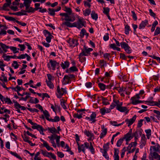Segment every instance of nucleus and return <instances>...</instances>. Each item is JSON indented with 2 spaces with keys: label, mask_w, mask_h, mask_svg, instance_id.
Returning <instances> with one entry per match:
<instances>
[{
  "label": "nucleus",
  "mask_w": 160,
  "mask_h": 160,
  "mask_svg": "<svg viewBox=\"0 0 160 160\" xmlns=\"http://www.w3.org/2000/svg\"><path fill=\"white\" fill-rule=\"evenodd\" d=\"M15 15L17 16H22V15H27V13H23V12H15V13L14 14Z\"/></svg>",
  "instance_id": "obj_56"
},
{
  "label": "nucleus",
  "mask_w": 160,
  "mask_h": 160,
  "mask_svg": "<svg viewBox=\"0 0 160 160\" xmlns=\"http://www.w3.org/2000/svg\"><path fill=\"white\" fill-rule=\"evenodd\" d=\"M9 48H10L12 51H13V53H16L18 52H19L17 50V48L15 47L10 46L9 47Z\"/></svg>",
  "instance_id": "obj_48"
},
{
  "label": "nucleus",
  "mask_w": 160,
  "mask_h": 160,
  "mask_svg": "<svg viewBox=\"0 0 160 160\" xmlns=\"http://www.w3.org/2000/svg\"><path fill=\"white\" fill-rule=\"evenodd\" d=\"M10 56L7 55L6 56V54H4L2 56V57L4 58V59L5 61H10V58L9 57Z\"/></svg>",
  "instance_id": "obj_53"
},
{
  "label": "nucleus",
  "mask_w": 160,
  "mask_h": 160,
  "mask_svg": "<svg viewBox=\"0 0 160 160\" xmlns=\"http://www.w3.org/2000/svg\"><path fill=\"white\" fill-rule=\"evenodd\" d=\"M144 120L143 119H140L138 121L137 127L138 128H140L142 126V122Z\"/></svg>",
  "instance_id": "obj_63"
},
{
  "label": "nucleus",
  "mask_w": 160,
  "mask_h": 160,
  "mask_svg": "<svg viewBox=\"0 0 160 160\" xmlns=\"http://www.w3.org/2000/svg\"><path fill=\"white\" fill-rule=\"evenodd\" d=\"M96 117V114L95 112H92V114L90 115V117H86L85 119L88 120L89 121L95 123L96 120L95 119Z\"/></svg>",
  "instance_id": "obj_8"
},
{
  "label": "nucleus",
  "mask_w": 160,
  "mask_h": 160,
  "mask_svg": "<svg viewBox=\"0 0 160 160\" xmlns=\"http://www.w3.org/2000/svg\"><path fill=\"white\" fill-rule=\"evenodd\" d=\"M124 140L122 138H120L117 141L116 145L118 147H120L123 141Z\"/></svg>",
  "instance_id": "obj_37"
},
{
  "label": "nucleus",
  "mask_w": 160,
  "mask_h": 160,
  "mask_svg": "<svg viewBox=\"0 0 160 160\" xmlns=\"http://www.w3.org/2000/svg\"><path fill=\"white\" fill-rule=\"evenodd\" d=\"M10 6V5L9 4L7 3H5L3 6L2 7V10L6 11L7 9H6V8L7 7H9Z\"/></svg>",
  "instance_id": "obj_58"
},
{
  "label": "nucleus",
  "mask_w": 160,
  "mask_h": 160,
  "mask_svg": "<svg viewBox=\"0 0 160 160\" xmlns=\"http://www.w3.org/2000/svg\"><path fill=\"white\" fill-rule=\"evenodd\" d=\"M113 101L115 102L117 105L116 107V109L119 111L121 112H125L126 114H127L129 111L127 108L125 107H122V103L120 104H118L119 101H115V100H113Z\"/></svg>",
  "instance_id": "obj_3"
},
{
  "label": "nucleus",
  "mask_w": 160,
  "mask_h": 160,
  "mask_svg": "<svg viewBox=\"0 0 160 160\" xmlns=\"http://www.w3.org/2000/svg\"><path fill=\"white\" fill-rule=\"evenodd\" d=\"M91 11L90 9H86L83 11V14L85 16H88L90 13Z\"/></svg>",
  "instance_id": "obj_41"
},
{
  "label": "nucleus",
  "mask_w": 160,
  "mask_h": 160,
  "mask_svg": "<svg viewBox=\"0 0 160 160\" xmlns=\"http://www.w3.org/2000/svg\"><path fill=\"white\" fill-rule=\"evenodd\" d=\"M24 132L25 133H24L23 134V135H22V137L25 142H28V141H29V140L28 139L29 138V137L27 136L26 135L25 133L26 132L25 131H24Z\"/></svg>",
  "instance_id": "obj_29"
},
{
  "label": "nucleus",
  "mask_w": 160,
  "mask_h": 160,
  "mask_svg": "<svg viewBox=\"0 0 160 160\" xmlns=\"http://www.w3.org/2000/svg\"><path fill=\"white\" fill-rule=\"evenodd\" d=\"M120 58L124 60H126L127 58L125 55L122 53H120Z\"/></svg>",
  "instance_id": "obj_62"
},
{
  "label": "nucleus",
  "mask_w": 160,
  "mask_h": 160,
  "mask_svg": "<svg viewBox=\"0 0 160 160\" xmlns=\"http://www.w3.org/2000/svg\"><path fill=\"white\" fill-rule=\"evenodd\" d=\"M4 17L6 20L9 21H13L16 22V21H17V20H16L15 18L11 17L8 16H4Z\"/></svg>",
  "instance_id": "obj_33"
},
{
  "label": "nucleus",
  "mask_w": 160,
  "mask_h": 160,
  "mask_svg": "<svg viewBox=\"0 0 160 160\" xmlns=\"http://www.w3.org/2000/svg\"><path fill=\"white\" fill-rule=\"evenodd\" d=\"M42 112L46 119L47 120L49 121L50 118H49V117H50V115L48 111H47V110H45V111H44L43 110V111H42Z\"/></svg>",
  "instance_id": "obj_22"
},
{
  "label": "nucleus",
  "mask_w": 160,
  "mask_h": 160,
  "mask_svg": "<svg viewBox=\"0 0 160 160\" xmlns=\"http://www.w3.org/2000/svg\"><path fill=\"white\" fill-rule=\"evenodd\" d=\"M84 133L88 137H94L93 134L88 131H87L86 130L84 131Z\"/></svg>",
  "instance_id": "obj_40"
},
{
  "label": "nucleus",
  "mask_w": 160,
  "mask_h": 160,
  "mask_svg": "<svg viewBox=\"0 0 160 160\" xmlns=\"http://www.w3.org/2000/svg\"><path fill=\"white\" fill-rule=\"evenodd\" d=\"M48 138L50 139L52 146L55 148L57 147L56 144L54 142V139L55 138L54 134L51 135V136L48 137Z\"/></svg>",
  "instance_id": "obj_14"
},
{
  "label": "nucleus",
  "mask_w": 160,
  "mask_h": 160,
  "mask_svg": "<svg viewBox=\"0 0 160 160\" xmlns=\"http://www.w3.org/2000/svg\"><path fill=\"white\" fill-rule=\"evenodd\" d=\"M160 33V28L157 27L155 30L154 36L158 35Z\"/></svg>",
  "instance_id": "obj_52"
},
{
  "label": "nucleus",
  "mask_w": 160,
  "mask_h": 160,
  "mask_svg": "<svg viewBox=\"0 0 160 160\" xmlns=\"http://www.w3.org/2000/svg\"><path fill=\"white\" fill-rule=\"evenodd\" d=\"M98 86L101 90L102 91L104 90L106 88V85L102 83H99L98 84Z\"/></svg>",
  "instance_id": "obj_35"
},
{
  "label": "nucleus",
  "mask_w": 160,
  "mask_h": 160,
  "mask_svg": "<svg viewBox=\"0 0 160 160\" xmlns=\"http://www.w3.org/2000/svg\"><path fill=\"white\" fill-rule=\"evenodd\" d=\"M88 148L92 154H94L95 153L94 149L92 145L91 142H90V146Z\"/></svg>",
  "instance_id": "obj_45"
},
{
  "label": "nucleus",
  "mask_w": 160,
  "mask_h": 160,
  "mask_svg": "<svg viewBox=\"0 0 160 160\" xmlns=\"http://www.w3.org/2000/svg\"><path fill=\"white\" fill-rule=\"evenodd\" d=\"M4 101L5 102V103H7L8 104H12V102L11 100H10V98H9L8 97H7L5 98V99L4 100Z\"/></svg>",
  "instance_id": "obj_55"
},
{
  "label": "nucleus",
  "mask_w": 160,
  "mask_h": 160,
  "mask_svg": "<svg viewBox=\"0 0 160 160\" xmlns=\"http://www.w3.org/2000/svg\"><path fill=\"white\" fill-rule=\"evenodd\" d=\"M57 154L59 157L62 158L64 156V154L62 152H57Z\"/></svg>",
  "instance_id": "obj_60"
},
{
  "label": "nucleus",
  "mask_w": 160,
  "mask_h": 160,
  "mask_svg": "<svg viewBox=\"0 0 160 160\" xmlns=\"http://www.w3.org/2000/svg\"><path fill=\"white\" fill-rule=\"evenodd\" d=\"M13 63L12 64V66L14 67L15 69H17L19 66V65L18 64V62L16 61H13Z\"/></svg>",
  "instance_id": "obj_49"
},
{
  "label": "nucleus",
  "mask_w": 160,
  "mask_h": 160,
  "mask_svg": "<svg viewBox=\"0 0 160 160\" xmlns=\"http://www.w3.org/2000/svg\"><path fill=\"white\" fill-rule=\"evenodd\" d=\"M45 157L49 158L51 157L54 160L56 159V156L54 154L51 152H48V153L47 154Z\"/></svg>",
  "instance_id": "obj_28"
},
{
  "label": "nucleus",
  "mask_w": 160,
  "mask_h": 160,
  "mask_svg": "<svg viewBox=\"0 0 160 160\" xmlns=\"http://www.w3.org/2000/svg\"><path fill=\"white\" fill-rule=\"evenodd\" d=\"M92 50V48H87L85 45H84L83 48L81 52L80 53V55L88 56V54L90 53V52Z\"/></svg>",
  "instance_id": "obj_5"
},
{
  "label": "nucleus",
  "mask_w": 160,
  "mask_h": 160,
  "mask_svg": "<svg viewBox=\"0 0 160 160\" xmlns=\"http://www.w3.org/2000/svg\"><path fill=\"white\" fill-rule=\"evenodd\" d=\"M32 128L33 129H37L39 132L40 131L43 129V128L40 125L36 123V124H35L34 126H32Z\"/></svg>",
  "instance_id": "obj_18"
},
{
  "label": "nucleus",
  "mask_w": 160,
  "mask_h": 160,
  "mask_svg": "<svg viewBox=\"0 0 160 160\" xmlns=\"http://www.w3.org/2000/svg\"><path fill=\"white\" fill-rule=\"evenodd\" d=\"M153 112L154 113L157 114L155 116L156 117H157L158 120H160V112L156 110H154Z\"/></svg>",
  "instance_id": "obj_46"
},
{
  "label": "nucleus",
  "mask_w": 160,
  "mask_h": 160,
  "mask_svg": "<svg viewBox=\"0 0 160 160\" xmlns=\"http://www.w3.org/2000/svg\"><path fill=\"white\" fill-rule=\"evenodd\" d=\"M27 109L31 112H39V110L35 108L32 109L31 108H28Z\"/></svg>",
  "instance_id": "obj_61"
},
{
  "label": "nucleus",
  "mask_w": 160,
  "mask_h": 160,
  "mask_svg": "<svg viewBox=\"0 0 160 160\" xmlns=\"http://www.w3.org/2000/svg\"><path fill=\"white\" fill-rule=\"evenodd\" d=\"M130 30V27L127 24L125 27V33L126 35H128L129 33V32Z\"/></svg>",
  "instance_id": "obj_31"
},
{
  "label": "nucleus",
  "mask_w": 160,
  "mask_h": 160,
  "mask_svg": "<svg viewBox=\"0 0 160 160\" xmlns=\"http://www.w3.org/2000/svg\"><path fill=\"white\" fill-rule=\"evenodd\" d=\"M151 148H152L156 152H159L160 151V146L158 144H157L155 146H151L150 151L152 150Z\"/></svg>",
  "instance_id": "obj_23"
},
{
  "label": "nucleus",
  "mask_w": 160,
  "mask_h": 160,
  "mask_svg": "<svg viewBox=\"0 0 160 160\" xmlns=\"http://www.w3.org/2000/svg\"><path fill=\"white\" fill-rule=\"evenodd\" d=\"M146 102H148L150 105L152 106H156V103H157V102H155L152 100H148L146 101Z\"/></svg>",
  "instance_id": "obj_54"
},
{
  "label": "nucleus",
  "mask_w": 160,
  "mask_h": 160,
  "mask_svg": "<svg viewBox=\"0 0 160 160\" xmlns=\"http://www.w3.org/2000/svg\"><path fill=\"white\" fill-rule=\"evenodd\" d=\"M80 34H82V37H83L84 35L86 36L87 38L88 36V33H87L86 30L84 28H82L80 32Z\"/></svg>",
  "instance_id": "obj_32"
},
{
  "label": "nucleus",
  "mask_w": 160,
  "mask_h": 160,
  "mask_svg": "<svg viewBox=\"0 0 160 160\" xmlns=\"http://www.w3.org/2000/svg\"><path fill=\"white\" fill-rule=\"evenodd\" d=\"M1 76V77H0V80L6 82H8L7 78L5 76V74L3 72H2Z\"/></svg>",
  "instance_id": "obj_27"
},
{
  "label": "nucleus",
  "mask_w": 160,
  "mask_h": 160,
  "mask_svg": "<svg viewBox=\"0 0 160 160\" xmlns=\"http://www.w3.org/2000/svg\"><path fill=\"white\" fill-rule=\"evenodd\" d=\"M44 35L46 37V40L48 43H50L51 41V39L53 37L51 33L47 30H45L43 31Z\"/></svg>",
  "instance_id": "obj_7"
},
{
  "label": "nucleus",
  "mask_w": 160,
  "mask_h": 160,
  "mask_svg": "<svg viewBox=\"0 0 160 160\" xmlns=\"http://www.w3.org/2000/svg\"><path fill=\"white\" fill-rule=\"evenodd\" d=\"M10 153L13 156H14L20 160H22V158L16 152L11 151Z\"/></svg>",
  "instance_id": "obj_42"
},
{
  "label": "nucleus",
  "mask_w": 160,
  "mask_h": 160,
  "mask_svg": "<svg viewBox=\"0 0 160 160\" xmlns=\"http://www.w3.org/2000/svg\"><path fill=\"white\" fill-rule=\"evenodd\" d=\"M140 98V97L139 96V95L138 94H136L135 96L131 98L130 100L132 101L131 103L133 105L137 104V103H135L138 102V100L137 99H138Z\"/></svg>",
  "instance_id": "obj_12"
},
{
  "label": "nucleus",
  "mask_w": 160,
  "mask_h": 160,
  "mask_svg": "<svg viewBox=\"0 0 160 160\" xmlns=\"http://www.w3.org/2000/svg\"><path fill=\"white\" fill-rule=\"evenodd\" d=\"M49 62L51 64L52 67L58 66L59 65V63L57 62L55 60L53 61L52 60H50Z\"/></svg>",
  "instance_id": "obj_24"
},
{
  "label": "nucleus",
  "mask_w": 160,
  "mask_h": 160,
  "mask_svg": "<svg viewBox=\"0 0 160 160\" xmlns=\"http://www.w3.org/2000/svg\"><path fill=\"white\" fill-rule=\"evenodd\" d=\"M100 113L102 115H104L106 113V108L105 107L102 108L100 110Z\"/></svg>",
  "instance_id": "obj_44"
},
{
  "label": "nucleus",
  "mask_w": 160,
  "mask_h": 160,
  "mask_svg": "<svg viewBox=\"0 0 160 160\" xmlns=\"http://www.w3.org/2000/svg\"><path fill=\"white\" fill-rule=\"evenodd\" d=\"M137 118V116L135 115L133 117L130 119L128 118L126 119L125 120V122H127V124H128V127L130 126L135 121Z\"/></svg>",
  "instance_id": "obj_9"
},
{
  "label": "nucleus",
  "mask_w": 160,
  "mask_h": 160,
  "mask_svg": "<svg viewBox=\"0 0 160 160\" xmlns=\"http://www.w3.org/2000/svg\"><path fill=\"white\" fill-rule=\"evenodd\" d=\"M82 113L79 114H78L77 113H75L74 114L73 117L74 118H77L78 119H80L82 118Z\"/></svg>",
  "instance_id": "obj_57"
},
{
  "label": "nucleus",
  "mask_w": 160,
  "mask_h": 160,
  "mask_svg": "<svg viewBox=\"0 0 160 160\" xmlns=\"http://www.w3.org/2000/svg\"><path fill=\"white\" fill-rule=\"evenodd\" d=\"M71 82V80L70 79V78L68 77V76L67 75H65L63 78L62 84L63 85H66V84L70 83Z\"/></svg>",
  "instance_id": "obj_15"
},
{
  "label": "nucleus",
  "mask_w": 160,
  "mask_h": 160,
  "mask_svg": "<svg viewBox=\"0 0 160 160\" xmlns=\"http://www.w3.org/2000/svg\"><path fill=\"white\" fill-rule=\"evenodd\" d=\"M145 132L146 133V136L148 139L149 138V137L151 136V130L150 129H148L146 130Z\"/></svg>",
  "instance_id": "obj_39"
},
{
  "label": "nucleus",
  "mask_w": 160,
  "mask_h": 160,
  "mask_svg": "<svg viewBox=\"0 0 160 160\" xmlns=\"http://www.w3.org/2000/svg\"><path fill=\"white\" fill-rule=\"evenodd\" d=\"M102 132H101L100 137V138H103L107 134V129H104V130H102Z\"/></svg>",
  "instance_id": "obj_26"
},
{
  "label": "nucleus",
  "mask_w": 160,
  "mask_h": 160,
  "mask_svg": "<svg viewBox=\"0 0 160 160\" xmlns=\"http://www.w3.org/2000/svg\"><path fill=\"white\" fill-rule=\"evenodd\" d=\"M84 55H80V54L79 55V61L81 62H84L86 61V58L85 57H83Z\"/></svg>",
  "instance_id": "obj_47"
},
{
  "label": "nucleus",
  "mask_w": 160,
  "mask_h": 160,
  "mask_svg": "<svg viewBox=\"0 0 160 160\" xmlns=\"http://www.w3.org/2000/svg\"><path fill=\"white\" fill-rule=\"evenodd\" d=\"M69 63L68 61H66L64 62V63L62 62L61 66L62 68V69H64L66 68H68L69 67Z\"/></svg>",
  "instance_id": "obj_21"
},
{
  "label": "nucleus",
  "mask_w": 160,
  "mask_h": 160,
  "mask_svg": "<svg viewBox=\"0 0 160 160\" xmlns=\"http://www.w3.org/2000/svg\"><path fill=\"white\" fill-rule=\"evenodd\" d=\"M153 156L155 159H157L160 158V155L158 153L155 152H153Z\"/></svg>",
  "instance_id": "obj_59"
},
{
  "label": "nucleus",
  "mask_w": 160,
  "mask_h": 160,
  "mask_svg": "<svg viewBox=\"0 0 160 160\" xmlns=\"http://www.w3.org/2000/svg\"><path fill=\"white\" fill-rule=\"evenodd\" d=\"M121 46L122 48L124 49L125 51L128 54H130L132 52V50L129 45L125 42H121Z\"/></svg>",
  "instance_id": "obj_4"
},
{
  "label": "nucleus",
  "mask_w": 160,
  "mask_h": 160,
  "mask_svg": "<svg viewBox=\"0 0 160 160\" xmlns=\"http://www.w3.org/2000/svg\"><path fill=\"white\" fill-rule=\"evenodd\" d=\"M42 9V7L39 8H32V7H30L27 10H22V12H28V13L30 12H34L35 10H37L38 9Z\"/></svg>",
  "instance_id": "obj_10"
},
{
  "label": "nucleus",
  "mask_w": 160,
  "mask_h": 160,
  "mask_svg": "<svg viewBox=\"0 0 160 160\" xmlns=\"http://www.w3.org/2000/svg\"><path fill=\"white\" fill-rule=\"evenodd\" d=\"M64 10L67 13H62L60 15L65 17V20L66 22L70 21L73 22L75 20V17L73 15L71 9L69 8L65 7Z\"/></svg>",
  "instance_id": "obj_2"
},
{
  "label": "nucleus",
  "mask_w": 160,
  "mask_h": 160,
  "mask_svg": "<svg viewBox=\"0 0 160 160\" xmlns=\"http://www.w3.org/2000/svg\"><path fill=\"white\" fill-rule=\"evenodd\" d=\"M146 138L145 135L143 134L141 137V139L140 141V148H142L144 146H145L146 143Z\"/></svg>",
  "instance_id": "obj_11"
},
{
  "label": "nucleus",
  "mask_w": 160,
  "mask_h": 160,
  "mask_svg": "<svg viewBox=\"0 0 160 160\" xmlns=\"http://www.w3.org/2000/svg\"><path fill=\"white\" fill-rule=\"evenodd\" d=\"M48 129L52 133H53L54 132L59 134V132H58L56 129L55 128H48Z\"/></svg>",
  "instance_id": "obj_34"
},
{
  "label": "nucleus",
  "mask_w": 160,
  "mask_h": 160,
  "mask_svg": "<svg viewBox=\"0 0 160 160\" xmlns=\"http://www.w3.org/2000/svg\"><path fill=\"white\" fill-rule=\"evenodd\" d=\"M103 13L106 14L107 15L108 14H109V8H103Z\"/></svg>",
  "instance_id": "obj_51"
},
{
  "label": "nucleus",
  "mask_w": 160,
  "mask_h": 160,
  "mask_svg": "<svg viewBox=\"0 0 160 160\" xmlns=\"http://www.w3.org/2000/svg\"><path fill=\"white\" fill-rule=\"evenodd\" d=\"M100 151L102 153L103 156L107 160H108L109 159V157L107 153V151L106 150H103L102 148H101Z\"/></svg>",
  "instance_id": "obj_20"
},
{
  "label": "nucleus",
  "mask_w": 160,
  "mask_h": 160,
  "mask_svg": "<svg viewBox=\"0 0 160 160\" xmlns=\"http://www.w3.org/2000/svg\"><path fill=\"white\" fill-rule=\"evenodd\" d=\"M148 23V21L147 20H145L144 21H142L139 26V28L140 29H143Z\"/></svg>",
  "instance_id": "obj_17"
},
{
  "label": "nucleus",
  "mask_w": 160,
  "mask_h": 160,
  "mask_svg": "<svg viewBox=\"0 0 160 160\" xmlns=\"http://www.w3.org/2000/svg\"><path fill=\"white\" fill-rule=\"evenodd\" d=\"M46 82L47 85L50 89L53 88H54V85L52 82L51 81H48V80H46Z\"/></svg>",
  "instance_id": "obj_30"
},
{
  "label": "nucleus",
  "mask_w": 160,
  "mask_h": 160,
  "mask_svg": "<svg viewBox=\"0 0 160 160\" xmlns=\"http://www.w3.org/2000/svg\"><path fill=\"white\" fill-rule=\"evenodd\" d=\"M48 10H49V14L50 15H51V16H53L55 15V9L49 8L48 9Z\"/></svg>",
  "instance_id": "obj_43"
},
{
  "label": "nucleus",
  "mask_w": 160,
  "mask_h": 160,
  "mask_svg": "<svg viewBox=\"0 0 160 160\" xmlns=\"http://www.w3.org/2000/svg\"><path fill=\"white\" fill-rule=\"evenodd\" d=\"M60 121V118L58 116H55L54 119L50 118V122H56Z\"/></svg>",
  "instance_id": "obj_36"
},
{
  "label": "nucleus",
  "mask_w": 160,
  "mask_h": 160,
  "mask_svg": "<svg viewBox=\"0 0 160 160\" xmlns=\"http://www.w3.org/2000/svg\"><path fill=\"white\" fill-rule=\"evenodd\" d=\"M91 16L92 19L95 20H97L98 18V15L97 14L95 13V12L94 11H92Z\"/></svg>",
  "instance_id": "obj_25"
},
{
  "label": "nucleus",
  "mask_w": 160,
  "mask_h": 160,
  "mask_svg": "<svg viewBox=\"0 0 160 160\" xmlns=\"http://www.w3.org/2000/svg\"><path fill=\"white\" fill-rule=\"evenodd\" d=\"M70 22H63L61 25L63 27L64 25H65L67 27L70 28L75 27L79 29L82 28L83 26L85 27V24L86 22L83 18H79L78 21L72 23H70Z\"/></svg>",
  "instance_id": "obj_1"
},
{
  "label": "nucleus",
  "mask_w": 160,
  "mask_h": 160,
  "mask_svg": "<svg viewBox=\"0 0 160 160\" xmlns=\"http://www.w3.org/2000/svg\"><path fill=\"white\" fill-rule=\"evenodd\" d=\"M55 138L56 137V142L57 145L58 147L60 146V136H58L56 134H54Z\"/></svg>",
  "instance_id": "obj_38"
},
{
  "label": "nucleus",
  "mask_w": 160,
  "mask_h": 160,
  "mask_svg": "<svg viewBox=\"0 0 160 160\" xmlns=\"http://www.w3.org/2000/svg\"><path fill=\"white\" fill-rule=\"evenodd\" d=\"M40 152L44 157L46 156L47 154L48 153V152L46 150H43L41 149Z\"/></svg>",
  "instance_id": "obj_64"
},
{
  "label": "nucleus",
  "mask_w": 160,
  "mask_h": 160,
  "mask_svg": "<svg viewBox=\"0 0 160 160\" xmlns=\"http://www.w3.org/2000/svg\"><path fill=\"white\" fill-rule=\"evenodd\" d=\"M0 46L4 51L5 53H6L7 52V49L9 48L10 47L2 42H0Z\"/></svg>",
  "instance_id": "obj_19"
},
{
  "label": "nucleus",
  "mask_w": 160,
  "mask_h": 160,
  "mask_svg": "<svg viewBox=\"0 0 160 160\" xmlns=\"http://www.w3.org/2000/svg\"><path fill=\"white\" fill-rule=\"evenodd\" d=\"M124 140L125 139L126 141L128 142L133 138L132 135L127 133L122 137Z\"/></svg>",
  "instance_id": "obj_16"
},
{
  "label": "nucleus",
  "mask_w": 160,
  "mask_h": 160,
  "mask_svg": "<svg viewBox=\"0 0 160 160\" xmlns=\"http://www.w3.org/2000/svg\"><path fill=\"white\" fill-rule=\"evenodd\" d=\"M69 68L71 72H77L78 71V68L75 66L71 67Z\"/></svg>",
  "instance_id": "obj_50"
},
{
  "label": "nucleus",
  "mask_w": 160,
  "mask_h": 160,
  "mask_svg": "<svg viewBox=\"0 0 160 160\" xmlns=\"http://www.w3.org/2000/svg\"><path fill=\"white\" fill-rule=\"evenodd\" d=\"M59 94H57V96L58 98H60L64 93H67V91L65 88H61L60 92H58Z\"/></svg>",
  "instance_id": "obj_13"
},
{
  "label": "nucleus",
  "mask_w": 160,
  "mask_h": 160,
  "mask_svg": "<svg viewBox=\"0 0 160 160\" xmlns=\"http://www.w3.org/2000/svg\"><path fill=\"white\" fill-rule=\"evenodd\" d=\"M78 41L75 39H69L67 41V42L69 43L70 47L73 48L76 46H78L79 43Z\"/></svg>",
  "instance_id": "obj_6"
}]
</instances>
